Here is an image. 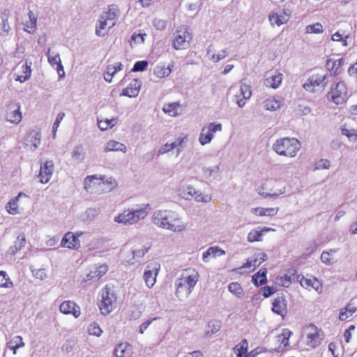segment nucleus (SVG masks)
<instances>
[{
    "label": "nucleus",
    "mask_w": 357,
    "mask_h": 357,
    "mask_svg": "<svg viewBox=\"0 0 357 357\" xmlns=\"http://www.w3.org/2000/svg\"><path fill=\"white\" fill-rule=\"evenodd\" d=\"M153 223L158 227L169 229L174 232H180L185 229L184 224H177L179 220L174 217L171 211H158L153 215Z\"/></svg>",
    "instance_id": "nucleus-1"
},
{
    "label": "nucleus",
    "mask_w": 357,
    "mask_h": 357,
    "mask_svg": "<svg viewBox=\"0 0 357 357\" xmlns=\"http://www.w3.org/2000/svg\"><path fill=\"white\" fill-rule=\"evenodd\" d=\"M301 147L298 139L289 137L279 139L273 145V149L277 153L291 158L296 155Z\"/></svg>",
    "instance_id": "nucleus-2"
},
{
    "label": "nucleus",
    "mask_w": 357,
    "mask_h": 357,
    "mask_svg": "<svg viewBox=\"0 0 357 357\" xmlns=\"http://www.w3.org/2000/svg\"><path fill=\"white\" fill-rule=\"evenodd\" d=\"M101 301L99 304L102 314H109L114 309L117 297L114 291L107 285L101 291Z\"/></svg>",
    "instance_id": "nucleus-3"
},
{
    "label": "nucleus",
    "mask_w": 357,
    "mask_h": 357,
    "mask_svg": "<svg viewBox=\"0 0 357 357\" xmlns=\"http://www.w3.org/2000/svg\"><path fill=\"white\" fill-rule=\"evenodd\" d=\"M146 215L147 212L144 208L134 211L128 210L115 217L114 221L124 225H132L141 219H144Z\"/></svg>",
    "instance_id": "nucleus-4"
},
{
    "label": "nucleus",
    "mask_w": 357,
    "mask_h": 357,
    "mask_svg": "<svg viewBox=\"0 0 357 357\" xmlns=\"http://www.w3.org/2000/svg\"><path fill=\"white\" fill-rule=\"evenodd\" d=\"M192 39V33L188 28L176 29L172 46L176 50H186L190 47Z\"/></svg>",
    "instance_id": "nucleus-5"
},
{
    "label": "nucleus",
    "mask_w": 357,
    "mask_h": 357,
    "mask_svg": "<svg viewBox=\"0 0 357 357\" xmlns=\"http://www.w3.org/2000/svg\"><path fill=\"white\" fill-rule=\"evenodd\" d=\"M347 97V89L344 82H339L332 86L328 93V98L336 105L343 103Z\"/></svg>",
    "instance_id": "nucleus-6"
},
{
    "label": "nucleus",
    "mask_w": 357,
    "mask_h": 357,
    "mask_svg": "<svg viewBox=\"0 0 357 357\" xmlns=\"http://www.w3.org/2000/svg\"><path fill=\"white\" fill-rule=\"evenodd\" d=\"M198 279V273H194L185 278H180L176 283L177 288L176 290V295L178 296V294L183 290V289L186 290L187 295L190 294L194 287L197 284Z\"/></svg>",
    "instance_id": "nucleus-7"
},
{
    "label": "nucleus",
    "mask_w": 357,
    "mask_h": 357,
    "mask_svg": "<svg viewBox=\"0 0 357 357\" xmlns=\"http://www.w3.org/2000/svg\"><path fill=\"white\" fill-rule=\"evenodd\" d=\"M220 123H210L208 126L202 128L199 137V142L202 145H206L211 142L214 137V133L222 130Z\"/></svg>",
    "instance_id": "nucleus-8"
},
{
    "label": "nucleus",
    "mask_w": 357,
    "mask_h": 357,
    "mask_svg": "<svg viewBox=\"0 0 357 357\" xmlns=\"http://www.w3.org/2000/svg\"><path fill=\"white\" fill-rule=\"evenodd\" d=\"M22 118L20 105L17 102H10L6 108V120L12 123L18 124Z\"/></svg>",
    "instance_id": "nucleus-9"
},
{
    "label": "nucleus",
    "mask_w": 357,
    "mask_h": 357,
    "mask_svg": "<svg viewBox=\"0 0 357 357\" xmlns=\"http://www.w3.org/2000/svg\"><path fill=\"white\" fill-rule=\"evenodd\" d=\"M328 77L327 75H320L319 74L312 75L310 76L303 84V88L308 91L314 92V87L322 85L323 88L327 84L325 82Z\"/></svg>",
    "instance_id": "nucleus-10"
},
{
    "label": "nucleus",
    "mask_w": 357,
    "mask_h": 357,
    "mask_svg": "<svg viewBox=\"0 0 357 357\" xmlns=\"http://www.w3.org/2000/svg\"><path fill=\"white\" fill-rule=\"evenodd\" d=\"M273 307L272 311L276 314L280 315L282 318H284L287 314V301L285 298V296L282 295H278L276 298H274L273 301Z\"/></svg>",
    "instance_id": "nucleus-11"
},
{
    "label": "nucleus",
    "mask_w": 357,
    "mask_h": 357,
    "mask_svg": "<svg viewBox=\"0 0 357 357\" xmlns=\"http://www.w3.org/2000/svg\"><path fill=\"white\" fill-rule=\"evenodd\" d=\"M46 55L47 56L48 61L51 64V66H56V69L59 78L61 79L64 77L65 72L63 70V67L61 64L59 54L54 52L51 53V50L49 48L46 53Z\"/></svg>",
    "instance_id": "nucleus-12"
},
{
    "label": "nucleus",
    "mask_w": 357,
    "mask_h": 357,
    "mask_svg": "<svg viewBox=\"0 0 357 357\" xmlns=\"http://www.w3.org/2000/svg\"><path fill=\"white\" fill-rule=\"evenodd\" d=\"M54 170V162L52 160H47L43 165L41 164L38 177L40 178L41 183H47L50 180Z\"/></svg>",
    "instance_id": "nucleus-13"
},
{
    "label": "nucleus",
    "mask_w": 357,
    "mask_h": 357,
    "mask_svg": "<svg viewBox=\"0 0 357 357\" xmlns=\"http://www.w3.org/2000/svg\"><path fill=\"white\" fill-rule=\"evenodd\" d=\"M61 245L63 248H68L72 250H77L80 248V243L77 236L72 232H67L63 237Z\"/></svg>",
    "instance_id": "nucleus-14"
},
{
    "label": "nucleus",
    "mask_w": 357,
    "mask_h": 357,
    "mask_svg": "<svg viewBox=\"0 0 357 357\" xmlns=\"http://www.w3.org/2000/svg\"><path fill=\"white\" fill-rule=\"evenodd\" d=\"M119 15V10L116 6L111 5L109 6L107 12H103L101 15L105 19L109 24V28H112L115 26L118 16Z\"/></svg>",
    "instance_id": "nucleus-15"
},
{
    "label": "nucleus",
    "mask_w": 357,
    "mask_h": 357,
    "mask_svg": "<svg viewBox=\"0 0 357 357\" xmlns=\"http://www.w3.org/2000/svg\"><path fill=\"white\" fill-rule=\"evenodd\" d=\"M60 311L66 314H72L75 318L80 315L79 307L73 301H66L60 305Z\"/></svg>",
    "instance_id": "nucleus-16"
},
{
    "label": "nucleus",
    "mask_w": 357,
    "mask_h": 357,
    "mask_svg": "<svg viewBox=\"0 0 357 357\" xmlns=\"http://www.w3.org/2000/svg\"><path fill=\"white\" fill-rule=\"evenodd\" d=\"M108 266L104 264L98 267H96L94 270H91L86 277L84 278V282L87 281H98L102 276H103L107 271Z\"/></svg>",
    "instance_id": "nucleus-17"
},
{
    "label": "nucleus",
    "mask_w": 357,
    "mask_h": 357,
    "mask_svg": "<svg viewBox=\"0 0 357 357\" xmlns=\"http://www.w3.org/2000/svg\"><path fill=\"white\" fill-rule=\"evenodd\" d=\"M140 88L141 82L138 79H135L122 91L121 96L135 98L138 96Z\"/></svg>",
    "instance_id": "nucleus-18"
},
{
    "label": "nucleus",
    "mask_w": 357,
    "mask_h": 357,
    "mask_svg": "<svg viewBox=\"0 0 357 357\" xmlns=\"http://www.w3.org/2000/svg\"><path fill=\"white\" fill-rule=\"evenodd\" d=\"M308 328H310L311 331L307 335V345L315 348L321 344V338L318 329L313 324H310Z\"/></svg>",
    "instance_id": "nucleus-19"
},
{
    "label": "nucleus",
    "mask_w": 357,
    "mask_h": 357,
    "mask_svg": "<svg viewBox=\"0 0 357 357\" xmlns=\"http://www.w3.org/2000/svg\"><path fill=\"white\" fill-rule=\"evenodd\" d=\"M10 11L8 9H4L0 15V17L2 20V22L0 24V36H6L10 32V27L8 24V18L10 17Z\"/></svg>",
    "instance_id": "nucleus-20"
},
{
    "label": "nucleus",
    "mask_w": 357,
    "mask_h": 357,
    "mask_svg": "<svg viewBox=\"0 0 357 357\" xmlns=\"http://www.w3.org/2000/svg\"><path fill=\"white\" fill-rule=\"evenodd\" d=\"M357 311L356 300L352 298L347 306L342 309L339 314V319L341 321H345L349 317L353 315Z\"/></svg>",
    "instance_id": "nucleus-21"
},
{
    "label": "nucleus",
    "mask_w": 357,
    "mask_h": 357,
    "mask_svg": "<svg viewBox=\"0 0 357 357\" xmlns=\"http://www.w3.org/2000/svg\"><path fill=\"white\" fill-rule=\"evenodd\" d=\"M300 284L303 287L307 289L311 287L316 290L318 293L321 292L322 285L316 278H305L303 277L300 280Z\"/></svg>",
    "instance_id": "nucleus-22"
},
{
    "label": "nucleus",
    "mask_w": 357,
    "mask_h": 357,
    "mask_svg": "<svg viewBox=\"0 0 357 357\" xmlns=\"http://www.w3.org/2000/svg\"><path fill=\"white\" fill-rule=\"evenodd\" d=\"M159 271V266L154 267L153 270H146L144 273L143 278L146 283V285L149 288L153 287L156 282V276Z\"/></svg>",
    "instance_id": "nucleus-23"
},
{
    "label": "nucleus",
    "mask_w": 357,
    "mask_h": 357,
    "mask_svg": "<svg viewBox=\"0 0 357 357\" xmlns=\"http://www.w3.org/2000/svg\"><path fill=\"white\" fill-rule=\"evenodd\" d=\"M344 63V59L340 58L337 60L333 59H328L326 61V66L327 69L333 73L334 75H339L340 73V67Z\"/></svg>",
    "instance_id": "nucleus-24"
},
{
    "label": "nucleus",
    "mask_w": 357,
    "mask_h": 357,
    "mask_svg": "<svg viewBox=\"0 0 357 357\" xmlns=\"http://www.w3.org/2000/svg\"><path fill=\"white\" fill-rule=\"evenodd\" d=\"M132 348L128 343L119 344L114 349V354L116 357H131Z\"/></svg>",
    "instance_id": "nucleus-25"
},
{
    "label": "nucleus",
    "mask_w": 357,
    "mask_h": 357,
    "mask_svg": "<svg viewBox=\"0 0 357 357\" xmlns=\"http://www.w3.org/2000/svg\"><path fill=\"white\" fill-rule=\"evenodd\" d=\"M109 151H121L126 153L127 151V147L121 142L115 140H109L105 147V152Z\"/></svg>",
    "instance_id": "nucleus-26"
},
{
    "label": "nucleus",
    "mask_w": 357,
    "mask_h": 357,
    "mask_svg": "<svg viewBox=\"0 0 357 357\" xmlns=\"http://www.w3.org/2000/svg\"><path fill=\"white\" fill-rule=\"evenodd\" d=\"M282 80V75L278 73L270 77L266 78L264 80V84L268 87L277 89L281 84Z\"/></svg>",
    "instance_id": "nucleus-27"
},
{
    "label": "nucleus",
    "mask_w": 357,
    "mask_h": 357,
    "mask_svg": "<svg viewBox=\"0 0 357 357\" xmlns=\"http://www.w3.org/2000/svg\"><path fill=\"white\" fill-rule=\"evenodd\" d=\"M267 259V255L264 252H261L257 255V257L254 259H248L246 263L242 266L243 268H250L253 266L256 268L259 266L262 262Z\"/></svg>",
    "instance_id": "nucleus-28"
},
{
    "label": "nucleus",
    "mask_w": 357,
    "mask_h": 357,
    "mask_svg": "<svg viewBox=\"0 0 357 357\" xmlns=\"http://www.w3.org/2000/svg\"><path fill=\"white\" fill-rule=\"evenodd\" d=\"M110 29L108 22L100 15L98 25L96 26V34L101 37L105 36Z\"/></svg>",
    "instance_id": "nucleus-29"
},
{
    "label": "nucleus",
    "mask_w": 357,
    "mask_h": 357,
    "mask_svg": "<svg viewBox=\"0 0 357 357\" xmlns=\"http://www.w3.org/2000/svg\"><path fill=\"white\" fill-rule=\"evenodd\" d=\"M85 157L86 153L82 145L75 146L72 151V159L81 163L84 160Z\"/></svg>",
    "instance_id": "nucleus-30"
},
{
    "label": "nucleus",
    "mask_w": 357,
    "mask_h": 357,
    "mask_svg": "<svg viewBox=\"0 0 357 357\" xmlns=\"http://www.w3.org/2000/svg\"><path fill=\"white\" fill-rule=\"evenodd\" d=\"M225 252L220 248L217 247H210L205 252L203 253L202 259L204 261L206 262L208 261V257L211 256L215 257L225 255Z\"/></svg>",
    "instance_id": "nucleus-31"
},
{
    "label": "nucleus",
    "mask_w": 357,
    "mask_h": 357,
    "mask_svg": "<svg viewBox=\"0 0 357 357\" xmlns=\"http://www.w3.org/2000/svg\"><path fill=\"white\" fill-rule=\"evenodd\" d=\"M266 269L264 271L260 270L252 276V281L255 286L259 287L266 283Z\"/></svg>",
    "instance_id": "nucleus-32"
},
{
    "label": "nucleus",
    "mask_w": 357,
    "mask_h": 357,
    "mask_svg": "<svg viewBox=\"0 0 357 357\" xmlns=\"http://www.w3.org/2000/svg\"><path fill=\"white\" fill-rule=\"evenodd\" d=\"M40 133L39 132L32 130L28 134L26 141L31 144V146L33 147V150H35L40 144Z\"/></svg>",
    "instance_id": "nucleus-33"
},
{
    "label": "nucleus",
    "mask_w": 357,
    "mask_h": 357,
    "mask_svg": "<svg viewBox=\"0 0 357 357\" xmlns=\"http://www.w3.org/2000/svg\"><path fill=\"white\" fill-rule=\"evenodd\" d=\"M24 195L22 192H20L18 195L12 199L6 205V208L7 211L12 215H15L18 213L17 203L19 200L20 197Z\"/></svg>",
    "instance_id": "nucleus-34"
},
{
    "label": "nucleus",
    "mask_w": 357,
    "mask_h": 357,
    "mask_svg": "<svg viewBox=\"0 0 357 357\" xmlns=\"http://www.w3.org/2000/svg\"><path fill=\"white\" fill-rule=\"evenodd\" d=\"M252 210L255 214L259 216H274L278 213V208H256Z\"/></svg>",
    "instance_id": "nucleus-35"
},
{
    "label": "nucleus",
    "mask_w": 357,
    "mask_h": 357,
    "mask_svg": "<svg viewBox=\"0 0 357 357\" xmlns=\"http://www.w3.org/2000/svg\"><path fill=\"white\" fill-rule=\"evenodd\" d=\"M150 246L148 245V246H146V245H143L141 248L139 249H135L132 251V259L135 261H138L141 258H142L146 253H147L149 252V250H150Z\"/></svg>",
    "instance_id": "nucleus-36"
},
{
    "label": "nucleus",
    "mask_w": 357,
    "mask_h": 357,
    "mask_svg": "<svg viewBox=\"0 0 357 357\" xmlns=\"http://www.w3.org/2000/svg\"><path fill=\"white\" fill-rule=\"evenodd\" d=\"M281 106L280 100L275 99H267L264 102V107L266 110L275 111Z\"/></svg>",
    "instance_id": "nucleus-37"
},
{
    "label": "nucleus",
    "mask_w": 357,
    "mask_h": 357,
    "mask_svg": "<svg viewBox=\"0 0 357 357\" xmlns=\"http://www.w3.org/2000/svg\"><path fill=\"white\" fill-rule=\"evenodd\" d=\"M248 343L247 340L243 339L239 344L235 346L234 349L238 351L236 357H246L244 356L246 355V353L248 351Z\"/></svg>",
    "instance_id": "nucleus-38"
},
{
    "label": "nucleus",
    "mask_w": 357,
    "mask_h": 357,
    "mask_svg": "<svg viewBox=\"0 0 357 357\" xmlns=\"http://www.w3.org/2000/svg\"><path fill=\"white\" fill-rule=\"evenodd\" d=\"M274 18L278 19V21H277L278 26H280L284 23H287V21L289 20V16L284 12L281 14H278V13L270 14V15L268 17L269 21H272L273 19H274Z\"/></svg>",
    "instance_id": "nucleus-39"
},
{
    "label": "nucleus",
    "mask_w": 357,
    "mask_h": 357,
    "mask_svg": "<svg viewBox=\"0 0 357 357\" xmlns=\"http://www.w3.org/2000/svg\"><path fill=\"white\" fill-rule=\"evenodd\" d=\"M172 73V68H171V66H169L168 67H165V66H158L155 70H154V74L158 77H160V78H162V77H167L170 75V73Z\"/></svg>",
    "instance_id": "nucleus-40"
},
{
    "label": "nucleus",
    "mask_w": 357,
    "mask_h": 357,
    "mask_svg": "<svg viewBox=\"0 0 357 357\" xmlns=\"http://www.w3.org/2000/svg\"><path fill=\"white\" fill-rule=\"evenodd\" d=\"M179 106V104L177 102H172L167 105H165L163 107V111L168 114L172 116H175L177 115V109Z\"/></svg>",
    "instance_id": "nucleus-41"
},
{
    "label": "nucleus",
    "mask_w": 357,
    "mask_h": 357,
    "mask_svg": "<svg viewBox=\"0 0 357 357\" xmlns=\"http://www.w3.org/2000/svg\"><path fill=\"white\" fill-rule=\"evenodd\" d=\"M209 329L206 331V335L209 337L218 332L221 328V324L218 321H211L208 323Z\"/></svg>",
    "instance_id": "nucleus-42"
},
{
    "label": "nucleus",
    "mask_w": 357,
    "mask_h": 357,
    "mask_svg": "<svg viewBox=\"0 0 357 357\" xmlns=\"http://www.w3.org/2000/svg\"><path fill=\"white\" fill-rule=\"evenodd\" d=\"M116 123V119H106L105 121H98V126L101 130H106L112 128Z\"/></svg>",
    "instance_id": "nucleus-43"
},
{
    "label": "nucleus",
    "mask_w": 357,
    "mask_h": 357,
    "mask_svg": "<svg viewBox=\"0 0 357 357\" xmlns=\"http://www.w3.org/2000/svg\"><path fill=\"white\" fill-rule=\"evenodd\" d=\"M229 291L236 295L237 297L241 298L243 294V289L240 284L238 282H231L228 286Z\"/></svg>",
    "instance_id": "nucleus-44"
},
{
    "label": "nucleus",
    "mask_w": 357,
    "mask_h": 357,
    "mask_svg": "<svg viewBox=\"0 0 357 357\" xmlns=\"http://www.w3.org/2000/svg\"><path fill=\"white\" fill-rule=\"evenodd\" d=\"M98 211L97 209L89 208L85 211L83 215V220L84 222H91L98 215Z\"/></svg>",
    "instance_id": "nucleus-45"
},
{
    "label": "nucleus",
    "mask_w": 357,
    "mask_h": 357,
    "mask_svg": "<svg viewBox=\"0 0 357 357\" xmlns=\"http://www.w3.org/2000/svg\"><path fill=\"white\" fill-rule=\"evenodd\" d=\"M263 231L252 230L248 235V241L252 243L262 240Z\"/></svg>",
    "instance_id": "nucleus-46"
},
{
    "label": "nucleus",
    "mask_w": 357,
    "mask_h": 357,
    "mask_svg": "<svg viewBox=\"0 0 357 357\" xmlns=\"http://www.w3.org/2000/svg\"><path fill=\"white\" fill-rule=\"evenodd\" d=\"M305 30L308 33H321L323 32V26L321 23L317 22L314 24L307 25Z\"/></svg>",
    "instance_id": "nucleus-47"
},
{
    "label": "nucleus",
    "mask_w": 357,
    "mask_h": 357,
    "mask_svg": "<svg viewBox=\"0 0 357 357\" xmlns=\"http://www.w3.org/2000/svg\"><path fill=\"white\" fill-rule=\"evenodd\" d=\"M331 167V162L327 159H321L315 162L314 171L319 169H328Z\"/></svg>",
    "instance_id": "nucleus-48"
},
{
    "label": "nucleus",
    "mask_w": 357,
    "mask_h": 357,
    "mask_svg": "<svg viewBox=\"0 0 357 357\" xmlns=\"http://www.w3.org/2000/svg\"><path fill=\"white\" fill-rule=\"evenodd\" d=\"M291 334L292 333L289 330H284L283 333L278 336V341L280 342L281 344H284V347L289 346V339Z\"/></svg>",
    "instance_id": "nucleus-49"
},
{
    "label": "nucleus",
    "mask_w": 357,
    "mask_h": 357,
    "mask_svg": "<svg viewBox=\"0 0 357 357\" xmlns=\"http://www.w3.org/2000/svg\"><path fill=\"white\" fill-rule=\"evenodd\" d=\"M241 96L244 98V99H250L252 96L251 87L250 85H248L243 82L241 84Z\"/></svg>",
    "instance_id": "nucleus-50"
},
{
    "label": "nucleus",
    "mask_w": 357,
    "mask_h": 357,
    "mask_svg": "<svg viewBox=\"0 0 357 357\" xmlns=\"http://www.w3.org/2000/svg\"><path fill=\"white\" fill-rule=\"evenodd\" d=\"M196 193H197V190L192 186H188L182 191V196L185 199L190 200L194 197Z\"/></svg>",
    "instance_id": "nucleus-51"
},
{
    "label": "nucleus",
    "mask_w": 357,
    "mask_h": 357,
    "mask_svg": "<svg viewBox=\"0 0 357 357\" xmlns=\"http://www.w3.org/2000/svg\"><path fill=\"white\" fill-rule=\"evenodd\" d=\"M13 283L7 277L6 272L0 271V287H9L12 286Z\"/></svg>",
    "instance_id": "nucleus-52"
},
{
    "label": "nucleus",
    "mask_w": 357,
    "mask_h": 357,
    "mask_svg": "<svg viewBox=\"0 0 357 357\" xmlns=\"http://www.w3.org/2000/svg\"><path fill=\"white\" fill-rule=\"evenodd\" d=\"M88 331L90 335L99 337L102 333V330L96 323H92L88 328Z\"/></svg>",
    "instance_id": "nucleus-53"
},
{
    "label": "nucleus",
    "mask_w": 357,
    "mask_h": 357,
    "mask_svg": "<svg viewBox=\"0 0 357 357\" xmlns=\"http://www.w3.org/2000/svg\"><path fill=\"white\" fill-rule=\"evenodd\" d=\"M148 61H137L132 69V72L144 71L148 66Z\"/></svg>",
    "instance_id": "nucleus-54"
},
{
    "label": "nucleus",
    "mask_w": 357,
    "mask_h": 357,
    "mask_svg": "<svg viewBox=\"0 0 357 357\" xmlns=\"http://www.w3.org/2000/svg\"><path fill=\"white\" fill-rule=\"evenodd\" d=\"M321 260L326 265H331L335 261L333 257L330 255V252H326V251L322 252L321 255Z\"/></svg>",
    "instance_id": "nucleus-55"
},
{
    "label": "nucleus",
    "mask_w": 357,
    "mask_h": 357,
    "mask_svg": "<svg viewBox=\"0 0 357 357\" xmlns=\"http://www.w3.org/2000/svg\"><path fill=\"white\" fill-rule=\"evenodd\" d=\"M195 200L197 202L208 203L211 201V197L208 195H203L199 191L194 196Z\"/></svg>",
    "instance_id": "nucleus-56"
},
{
    "label": "nucleus",
    "mask_w": 357,
    "mask_h": 357,
    "mask_svg": "<svg viewBox=\"0 0 357 357\" xmlns=\"http://www.w3.org/2000/svg\"><path fill=\"white\" fill-rule=\"evenodd\" d=\"M186 139V137H178L176 139L174 142L171 143L173 149H177V154H179L183 148V144L184 142V140Z\"/></svg>",
    "instance_id": "nucleus-57"
},
{
    "label": "nucleus",
    "mask_w": 357,
    "mask_h": 357,
    "mask_svg": "<svg viewBox=\"0 0 357 357\" xmlns=\"http://www.w3.org/2000/svg\"><path fill=\"white\" fill-rule=\"evenodd\" d=\"M203 173L206 178H209L212 176L214 174L218 172L219 167L214 166L211 167H203L202 169Z\"/></svg>",
    "instance_id": "nucleus-58"
},
{
    "label": "nucleus",
    "mask_w": 357,
    "mask_h": 357,
    "mask_svg": "<svg viewBox=\"0 0 357 357\" xmlns=\"http://www.w3.org/2000/svg\"><path fill=\"white\" fill-rule=\"evenodd\" d=\"M8 343L10 345H15V347H23L24 346L22 337L20 335L15 336Z\"/></svg>",
    "instance_id": "nucleus-59"
},
{
    "label": "nucleus",
    "mask_w": 357,
    "mask_h": 357,
    "mask_svg": "<svg viewBox=\"0 0 357 357\" xmlns=\"http://www.w3.org/2000/svg\"><path fill=\"white\" fill-rule=\"evenodd\" d=\"M36 22L37 19H33L31 20H29V22H26V23L25 24L26 28L24 29V30L29 33H33L36 30Z\"/></svg>",
    "instance_id": "nucleus-60"
},
{
    "label": "nucleus",
    "mask_w": 357,
    "mask_h": 357,
    "mask_svg": "<svg viewBox=\"0 0 357 357\" xmlns=\"http://www.w3.org/2000/svg\"><path fill=\"white\" fill-rule=\"evenodd\" d=\"M227 55V50H222L220 53L218 54H213L211 56V60L213 62H218L223 59H225Z\"/></svg>",
    "instance_id": "nucleus-61"
},
{
    "label": "nucleus",
    "mask_w": 357,
    "mask_h": 357,
    "mask_svg": "<svg viewBox=\"0 0 357 357\" xmlns=\"http://www.w3.org/2000/svg\"><path fill=\"white\" fill-rule=\"evenodd\" d=\"M15 243L17 245L18 249L20 250L26 243V237L24 234H20L17 237L16 241H15Z\"/></svg>",
    "instance_id": "nucleus-62"
},
{
    "label": "nucleus",
    "mask_w": 357,
    "mask_h": 357,
    "mask_svg": "<svg viewBox=\"0 0 357 357\" xmlns=\"http://www.w3.org/2000/svg\"><path fill=\"white\" fill-rule=\"evenodd\" d=\"M260 291L265 298H268L275 293V289L273 287L266 286L262 287Z\"/></svg>",
    "instance_id": "nucleus-63"
},
{
    "label": "nucleus",
    "mask_w": 357,
    "mask_h": 357,
    "mask_svg": "<svg viewBox=\"0 0 357 357\" xmlns=\"http://www.w3.org/2000/svg\"><path fill=\"white\" fill-rule=\"evenodd\" d=\"M342 134L343 135L347 136L349 139L354 138V139H356L357 138V134H356L355 130H354V129L349 130L345 128H342Z\"/></svg>",
    "instance_id": "nucleus-64"
}]
</instances>
